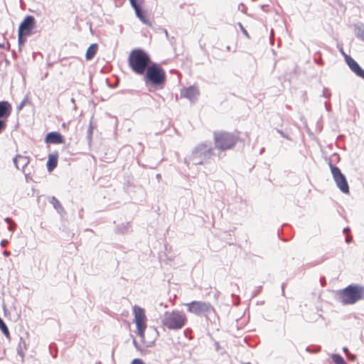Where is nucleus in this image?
<instances>
[{
	"instance_id": "35",
	"label": "nucleus",
	"mask_w": 364,
	"mask_h": 364,
	"mask_svg": "<svg viewBox=\"0 0 364 364\" xmlns=\"http://www.w3.org/2000/svg\"><path fill=\"white\" fill-rule=\"evenodd\" d=\"M16 224L14 222H12L9 224V230L11 232H14L15 230Z\"/></svg>"
},
{
	"instance_id": "19",
	"label": "nucleus",
	"mask_w": 364,
	"mask_h": 364,
	"mask_svg": "<svg viewBox=\"0 0 364 364\" xmlns=\"http://www.w3.org/2000/svg\"><path fill=\"white\" fill-rule=\"evenodd\" d=\"M49 202L53 205V208L59 214H63L65 213L64 208L63 207L60 201L55 196H52L49 200Z\"/></svg>"
},
{
	"instance_id": "2",
	"label": "nucleus",
	"mask_w": 364,
	"mask_h": 364,
	"mask_svg": "<svg viewBox=\"0 0 364 364\" xmlns=\"http://www.w3.org/2000/svg\"><path fill=\"white\" fill-rule=\"evenodd\" d=\"M214 148L210 142L204 141L196 145L191 154L184 159V163L188 167L192 165L205 164L214 155Z\"/></svg>"
},
{
	"instance_id": "9",
	"label": "nucleus",
	"mask_w": 364,
	"mask_h": 364,
	"mask_svg": "<svg viewBox=\"0 0 364 364\" xmlns=\"http://www.w3.org/2000/svg\"><path fill=\"white\" fill-rule=\"evenodd\" d=\"M329 166L337 187L342 193H348L349 186L345 175L341 173L338 166L333 165L331 162L329 163Z\"/></svg>"
},
{
	"instance_id": "47",
	"label": "nucleus",
	"mask_w": 364,
	"mask_h": 364,
	"mask_svg": "<svg viewBox=\"0 0 364 364\" xmlns=\"http://www.w3.org/2000/svg\"><path fill=\"white\" fill-rule=\"evenodd\" d=\"M71 102L75 103V100L73 98L71 99Z\"/></svg>"
},
{
	"instance_id": "20",
	"label": "nucleus",
	"mask_w": 364,
	"mask_h": 364,
	"mask_svg": "<svg viewBox=\"0 0 364 364\" xmlns=\"http://www.w3.org/2000/svg\"><path fill=\"white\" fill-rule=\"evenodd\" d=\"M27 349V345L26 341L23 339V338H19L18 345L17 346V353L21 357V361L24 360V353L23 350Z\"/></svg>"
},
{
	"instance_id": "7",
	"label": "nucleus",
	"mask_w": 364,
	"mask_h": 364,
	"mask_svg": "<svg viewBox=\"0 0 364 364\" xmlns=\"http://www.w3.org/2000/svg\"><path fill=\"white\" fill-rule=\"evenodd\" d=\"M187 311L198 316L208 318L209 315L215 312V309L210 303L203 301H193L185 304Z\"/></svg>"
},
{
	"instance_id": "48",
	"label": "nucleus",
	"mask_w": 364,
	"mask_h": 364,
	"mask_svg": "<svg viewBox=\"0 0 364 364\" xmlns=\"http://www.w3.org/2000/svg\"><path fill=\"white\" fill-rule=\"evenodd\" d=\"M13 55H16V52L14 50L12 51Z\"/></svg>"
},
{
	"instance_id": "50",
	"label": "nucleus",
	"mask_w": 364,
	"mask_h": 364,
	"mask_svg": "<svg viewBox=\"0 0 364 364\" xmlns=\"http://www.w3.org/2000/svg\"><path fill=\"white\" fill-rule=\"evenodd\" d=\"M264 6H265L264 5L262 6V9H264Z\"/></svg>"
},
{
	"instance_id": "41",
	"label": "nucleus",
	"mask_w": 364,
	"mask_h": 364,
	"mask_svg": "<svg viewBox=\"0 0 364 364\" xmlns=\"http://www.w3.org/2000/svg\"><path fill=\"white\" fill-rule=\"evenodd\" d=\"M3 255H4L5 257H9V256L11 255V252H9V251L5 250V251L3 252Z\"/></svg>"
},
{
	"instance_id": "28",
	"label": "nucleus",
	"mask_w": 364,
	"mask_h": 364,
	"mask_svg": "<svg viewBox=\"0 0 364 364\" xmlns=\"http://www.w3.org/2000/svg\"><path fill=\"white\" fill-rule=\"evenodd\" d=\"M6 128V121L0 119V134H1Z\"/></svg>"
},
{
	"instance_id": "4",
	"label": "nucleus",
	"mask_w": 364,
	"mask_h": 364,
	"mask_svg": "<svg viewBox=\"0 0 364 364\" xmlns=\"http://www.w3.org/2000/svg\"><path fill=\"white\" fill-rule=\"evenodd\" d=\"M363 297L364 287L358 284H350L336 293V300L343 305L354 304Z\"/></svg>"
},
{
	"instance_id": "15",
	"label": "nucleus",
	"mask_w": 364,
	"mask_h": 364,
	"mask_svg": "<svg viewBox=\"0 0 364 364\" xmlns=\"http://www.w3.org/2000/svg\"><path fill=\"white\" fill-rule=\"evenodd\" d=\"M45 141L48 144H59L64 142V138L60 133L51 132L46 134Z\"/></svg>"
},
{
	"instance_id": "25",
	"label": "nucleus",
	"mask_w": 364,
	"mask_h": 364,
	"mask_svg": "<svg viewBox=\"0 0 364 364\" xmlns=\"http://www.w3.org/2000/svg\"><path fill=\"white\" fill-rule=\"evenodd\" d=\"M27 35L23 33H18V43L19 50L21 49V47L24 45L26 41V38H25Z\"/></svg>"
},
{
	"instance_id": "17",
	"label": "nucleus",
	"mask_w": 364,
	"mask_h": 364,
	"mask_svg": "<svg viewBox=\"0 0 364 364\" xmlns=\"http://www.w3.org/2000/svg\"><path fill=\"white\" fill-rule=\"evenodd\" d=\"M58 165V156L50 154L48 160L47 161V169L49 172H51Z\"/></svg>"
},
{
	"instance_id": "42",
	"label": "nucleus",
	"mask_w": 364,
	"mask_h": 364,
	"mask_svg": "<svg viewBox=\"0 0 364 364\" xmlns=\"http://www.w3.org/2000/svg\"><path fill=\"white\" fill-rule=\"evenodd\" d=\"M324 105H325L326 110L330 111V105L327 102H325Z\"/></svg>"
},
{
	"instance_id": "13",
	"label": "nucleus",
	"mask_w": 364,
	"mask_h": 364,
	"mask_svg": "<svg viewBox=\"0 0 364 364\" xmlns=\"http://www.w3.org/2000/svg\"><path fill=\"white\" fill-rule=\"evenodd\" d=\"M13 161L16 168L19 170L21 169L23 173H25L26 168L30 162V158L28 156L17 154L14 158Z\"/></svg>"
},
{
	"instance_id": "29",
	"label": "nucleus",
	"mask_w": 364,
	"mask_h": 364,
	"mask_svg": "<svg viewBox=\"0 0 364 364\" xmlns=\"http://www.w3.org/2000/svg\"><path fill=\"white\" fill-rule=\"evenodd\" d=\"M238 26L239 28H240V31L242 32V33L247 38H250V36L247 31V30L244 28V26H242V24L239 22L238 23Z\"/></svg>"
},
{
	"instance_id": "37",
	"label": "nucleus",
	"mask_w": 364,
	"mask_h": 364,
	"mask_svg": "<svg viewBox=\"0 0 364 364\" xmlns=\"http://www.w3.org/2000/svg\"><path fill=\"white\" fill-rule=\"evenodd\" d=\"M133 344L137 350L140 349L139 346L135 339L133 340Z\"/></svg>"
},
{
	"instance_id": "6",
	"label": "nucleus",
	"mask_w": 364,
	"mask_h": 364,
	"mask_svg": "<svg viewBox=\"0 0 364 364\" xmlns=\"http://www.w3.org/2000/svg\"><path fill=\"white\" fill-rule=\"evenodd\" d=\"M213 139L214 149L223 151L232 149L237 141L238 136L230 132L219 131L214 132Z\"/></svg>"
},
{
	"instance_id": "5",
	"label": "nucleus",
	"mask_w": 364,
	"mask_h": 364,
	"mask_svg": "<svg viewBox=\"0 0 364 364\" xmlns=\"http://www.w3.org/2000/svg\"><path fill=\"white\" fill-rule=\"evenodd\" d=\"M161 322L168 329L178 331L186 325L187 318L183 311L173 310L172 311H166Z\"/></svg>"
},
{
	"instance_id": "8",
	"label": "nucleus",
	"mask_w": 364,
	"mask_h": 364,
	"mask_svg": "<svg viewBox=\"0 0 364 364\" xmlns=\"http://www.w3.org/2000/svg\"><path fill=\"white\" fill-rule=\"evenodd\" d=\"M134 323H136L137 334L141 338H144V332L146 328V316L143 308L134 305L133 306Z\"/></svg>"
},
{
	"instance_id": "49",
	"label": "nucleus",
	"mask_w": 364,
	"mask_h": 364,
	"mask_svg": "<svg viewBox=\"0 0 364 364\" xmlns=\"http://www.w3.org/2000/svg\"><path fill=\"white\" fill-rule=\"evenodd\" d=\"M63 127H65V123H63V125H62Z\"/></svg>"
},
{
	"instance_id": "30",
	"label": "nucleus",
	"mask_w": 364,
	"mask_h": 364,
	"mask_svg": "<svg viewBox=\"0 0 364 364\" xmlns=\"http://www.w3.org/2000/svg\"><path fill=\"white\" fill-rule=\"evenodd\" d=\"M322 96L325 98H330L331 97V92L328 90V88H323V94Z\"/></svg>"
},
{
	"instance_id": "10",
	"label": "nucleus",
	"mask_w": 364,
	"mask_h": 364,
	"mask_svg": "<svg viewBox=\"0 0 364 364\" xmlns=\"http://www.w3.org/2000/svg\"><path fill=\"white\" fill-rule=\"evenodd\" d=\"M36 26V19L33 16H26L20 23L18 33L29 36Z\"/></svg>"
},
{
	"instance_id": "43",
	"label": "nucleus",
	"mask_w": 364,
	"mask_h": 364,
	"mask_svg": "<svg viewBox=\"0 0 364 364\" xmlns=\"http://www.w3.org/2000/svg\"><path fill=\"white\" fill-rule=\"evenodd\" d=\"M343 352H345V353H348V348H347V347H343Z\"/></svg>"
},
{
	"instance_id": "40",
	"label": "nucleus",
	"mask_w": 364,
	"mask_h": 364,
	"mask_svg": "<svg viewBox=\"0 0 364 364\" xmlns=\"http://www.w3.org/2000/svg\"><path fill=\"white\" fill-rule=\"evenodd\" d=\"M351 240H352V238L350 237V236H347L346 238V242L347 243H350L351 242Z\"/></svg>"
},
{
	"instance_id": "21",
	"label": "nucleus",
	"mask_w": 364,
	"mask_h": 364,
	"mask_svg": "<svg viewBox=\"0 0 364 364\" xmlns=\"http://www.w3.org/2000/svg\"><path fill=\"white\" fill-rule=\"evenodd\" d=\"M355 33L358 38L364 41V24H356L355 25Z\"/></svg>"
},
{
	"instance_id": "34",
	"label": "nucleus",
	"mask_w": 364,
	"mask_h": 364,
	"mask_svg": "<svg viewBox=\"0 0 364 364\" xmlns=\"http://www.w3.org/2000/svg\"><path fill=\"white\" fill-rule=\"evenodd\" d=\"M347 358L349 360L353 361L356 359V355L351 354V353H347Z\"/></svg>"
},
{
	"instance_id": "32",
	"label": "nucleus",
	"mask_w": 364,
	"mask_h": 364,
	"mask_svg": "<svg viewBox=\"0 0 364 364\" xmlns=\"http://www.w3.org/2000/svg\"><path fill=\"white\" fill-rule=\"evenodd\" d=\"M277 132L279 133L280 134V136H282L283 138H285V139H287L288 140H291V138L287 134L284 133L283 131L277 129Z\"/></svg>"
},
{
	"instance_id": "14",
	"label": "nucleus",
	"mask_w": 364,
	"mask_h": 364,
	"mask_svg": "<svg viewBox=\"0 0 364 364\" xmlns=\"http://www.w3.org/2000/svg\"><path fill=\"white\" fill-rule=\"evenodd\" d=\"M11 112L12 106L8 101H0V119L7 122Z\"/></svg>"
},
{
	"instance_id": "3",
	"label": "nucleus",
	"mask_w": 364,
	"mask_h": 364,
	"mask_svg": "<svg viewBox=\"0 0 364 364\" xmlns=\"http://www.w3.org/2000/svg\"><path fill=\"white\" fill-rule=\"evenodd\" d=\"M152 63L149 55L141 48L132 50L128 57V65L130 69L138 75H144Z\"/></svg>"
},
{
	"instance_id": "46",
	"label": "nucleus",
	"mask_w": 364,
	"mask_h": 364,
	"mask_svg": "<svg viewBox=\"0 0 364 364\" xmlns=\"http://www.w3.org/2000/svg\"><path fill=\"white\" fill-rule=\"evenodd\" d=\"M264 151V148H262L259 151V154H262Z\"/></svg>"
},
{
	"instance_id": "24",
	"label": "nucleus",
	"mask_w": 364,
	"mask_h": 364,
	"mask_svg": "<svg viewBox=\"0 0 364 364\" xmlns=\"http://www.w3.org/2000/svg\"><path fill=\"white\" fill-rule=\"evenodd\" d=\"M0 329L6 338H9L10 333L4 320L0 317Z\"/></svg>"
},
{
	"instance_id": "31",
	"label": "nucleus",
	"mask_w": 364,
	"mask_h": 364,
	"mask_svg": "<svg viewBox=\"0 0 364 364\" xmlns=\"http://www.w3.org/2000/svg\"><path fill=\"white\" fill-rule=\"evenodd\" d=\"M28 101V98H25L22 100V102L18 105L17 107V110L18 111H20L23 109V107L25 106L26 103Z\"/></svg>"
},
{
	"instance_id": "36",
	"label": "nucleus",
	"mask_w": 364,
	"mask_h": 364,
	"mask_svg": "<svg viewBox=\"0 0 364 364\" xmlns=\"http://www.w3.org/2000/svg\"><path fill=\"white\" fill-rule=\"evenodd\" d=\"M9 243V241L7 240H2L1 241V246L5 247Z\"/></svg>"
},
{
	"instance_id": "45",
	"label": "nucleus",
	"mask_w": 364,
	"mask_h": 364,
	"mask_svg": "<svg viewBox=\"0 0 364 364\" xmlns=\"http://www.w3.org/2000/svg\"><path fill=\"white\" fill-rule=\"evenodd\" d=\"M164 33H165V35H166V38H168V33L167 30H166V29H164Z\"/></svg>"
},
{
	"instance_id": "38",
	"label": "nucleus",
	"mask_w": 364,
	"mask_h": 364,
	"mask_svg": "<svg viewBox=\"0 0 364 364\" xmlns=\"http://www.w3.org/2000/svg\"><path fill=\"white\" fill-rule=\"evenodd\" d=\"M24 175H25V178H26V181L28 182L30 179V173H27L26 171H25V173H23Z\"/></svg>"
},
{
	"instance_id": "11",
	"label": "nucleus",
	"mask_w": 364,
	"mask_h": 364,
	"mask_svg": "<svg viewBox=\"0 0 364 364\" xmlns=\"http://www.w3.org/2000/svg\"><path fill=\"white\" fill-rule=\"evenodd\" d=\"M199 95L200 92L198 89L193 85L181 90V97L188 99L191 103L196 102Z\"/></svg>"
},
{
	"instance_id": "1",
	"label": "nucleus",
	"mask_w": 364,
	"mask_h": 364,
	"mask_svg": "<svg viewBox=\"0 0 364 364\" xmlns=\"http://www.w3.org/2000/svg\"><path fill=\"white\" fill-rule=\"evenodd\" d=\"M144 75L145 85L150 92L161 90L166 82V74L163 68L156 63H152Z\"/></svg>"
},
{
	"instance_id": "27",
	"label": "nucleus",
	"mask_w": 364,
	"mask_h": 364,
	"mask_svg": "<svg viewBox=\"0 0 364 364\" xmlns=\"http://www.w3.org/2000/svg\"><path fill=\"white\" fill-rule=\"evenodd\" d=\"M142 1L143 0H129L130 4L134 11L136 9H140Z\"/></svg>"
},
{
	"instance_id": "18",
	"label": "nucleus",
	"mask_w": 364,
	"mask_h": 364,
	"mask_svg": "<svg viewBox=\"0 0 364 364\" xmlns=\"http://www.w3.org/2000/svg\"><path fill=\"white\" fill-rule=\"evenodd\" d=\"M97 49H98V46L97 43H92L91 44L87 51H86V53H85V58L87 60H92L95 55H96L97 53Z\"/></svg>"
},
{
	"instance_id": "22",
	"label": "nucleus",
	"mask_w": 364,
	"mask_h": 364,
	"mask_svg": "<svg viewBox=\"0 0 364 364\" xmlns=\"http://www.w3.org/2000/svg\"><path fill=\"white\" fill-rule=\"evenodd\" d=\"M131 228V225L129 223H122L116 227V232L120 233V234H125L129 232V229Z\"/></svg>"
},
{
	"instance_id": "23",
	"label": "nucleus",
	"mask_w": 364,
	"mask_h": 364,
	"mask_svg": "<svg viewBox=\"0 0 364 364\" xmlns=\"http://www.w3.org/2000/svg\"><path fill=\"white\" fill-rule=\"evenodd\" d=\"M331 358L336 364H348L339 354L332 353Z\"/></svg>"
},
{
	"instance_id": "44",
	"label": "nucleus",
	"mask_w": 364,
	"mask_h": 364,
	"mask_svg": "<svg viewBox=\"0 0 364 364\" xmlns=\"http://www.w3.org/2000/svg\"><path fill=\"white\" fill-rule=\"evenodd\" d=\"M349 230H350V228H345L343 229V232L346 233V232H348Z\"/></svg>"
},
{
	"instance_id": "12",
	"label": "nucleus",
	"mask_w": 364,
	"mask_h": 364,
	"mask_svg": "<svg viewBox=\"0 0 364 364\" xmlns=\"http://www.w3.org/2000/svg\"><path fill=\"white\" fill-rule=\"evenodd\" d=\"M345 60L350 69L358 77L364 80V70L350 55H345Z\"/></svg>"
},
{
	"instance_id": "16",
	"label": "nucleus",
	"mask_w": 364,
	"mask_h": 364,
	"mask_svg": "<svg viewBox=\"0 0 364 364\" xmlns=\"http://www.w3.org/2000/svg\"><path fill=\"white\" fill-rule=\"evenodd\" d=\"M134 12H135V14H136V17L143 23H144L146 25H148V26H151V23L150 20L146 16V12L145 11H144L141 9V7H140V9H136Z\"/></svg>"
},
{
	"instance_id": "26",
	"label": "nucleus",
	"mask_w": 364,
	"mask_h": 364,
	"mask_svg": "<svg viewBox=\"0 0 364 364\" xmlns=\"http://www.w3.org/2000/svg\"><path fill=\"white\" fill-rule=\"evenodd\" d=\"M92 133H93V126H92V122H90L89 124V127H88V129L87 131V136H86V138L89 143H90L92 141Z\"/></svg>"
},
{
	"instance_id": "33",
	"label": "nucleus",
	"mask_w": 364,
	"mask_h": 364,
	"mask_svg": "<svg viewBox=\"0 0 364 364\" xmlns=\"http://www.w3.org/2000/svg\"><path fill=\"white\" fill-rule=\"evenodd\" d=\"M132 364H145L144 361L140 358H134L132 361Z\"/></svg>"
},
{
	"instance_id": "39",
	"label": "nucleus",
	"mask_w": 364,
	"mask_h": 364,
	"mask_svg": "<svg viewBox=\"0 0 364 364\" xmlns=\"http://www.w3.org/2000/svg\"><path fill=\"white\" fill-rule=\"evenodd\" d=\"M4 221H5L6 223H8V224H10V223H11L13 222V220H11V218H8V217H7V218H6L4 219Z\"/></svg>"
}]
</instances>
